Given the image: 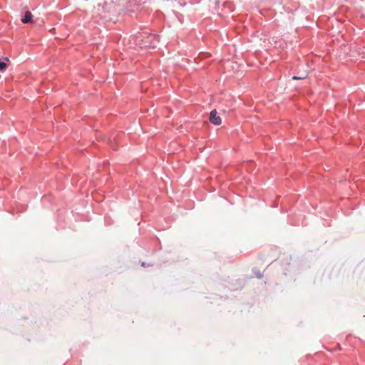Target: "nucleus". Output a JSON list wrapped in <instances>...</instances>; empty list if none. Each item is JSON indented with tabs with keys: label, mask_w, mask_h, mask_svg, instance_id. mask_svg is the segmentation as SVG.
I'll list each match as a JSON object with an SVG mask.
<instances>
[{
	"label": "nucleus",
	"mask_w": 365,
	"mask_h": 365,
	"mask_svg": "<svg viewBox=\"0 0 365 365\" xmlns=\"http://www.w3.org/2000/svg\"><path fill=\"white\" fill-rule=\"evenodd\" d=\"M210 121L215 125H220L222 123V119L220 116L217 115L215 109L212 110L210 113Z\"/></svg>",
	"instance_id": "nucleus-1"
},
{
	"label": "nucleus",
	"mask_w": 365,
	"mask_h": 365,
	"mask_svg": "<svg viewBox=\"0 0 365 365\" xmlns=\"http://www.w3.org/2000/svg\"><path fill=\"white\" fill-rule=\"evenodd\" d=\"M103 9L105 11V12H108L112 15H115L119 11V10L117 9L115 5H113L112 3H106L105 5L103 6Z\"/></svg>",
	"instance_id": "nucleus-2"
},
{
	"label": "nucleus",
	"mask_w": 365,
	"mask_h": 365,
	"mask_svg": "<svg viewBox=\"0 0 365 365\" xmlns=\"http://www.w3.org/2000/svg\"><path fill=\"white\" fill-rule=\"evenodd\" d=\"M33 14L31 12L27 11H26L24 17L21 19V22L23 24H28V23H34L33 21Z\"/></svg>",
	"instance_id": "nucleus-3"
},
{
	"label": "nucleus",
	"mask_w": 365,
	"mask_h": 365,
	"mask_svg": "<svg viewBox=\"0 0 365 365\" xmlns=\"http://www.w3.org/2000/svg\"><path fill=\"white\" fill-rule=\"evenodd\" d=\"M7 67V65L5 62L0 61V71H4Z\"/></svg>",
	"instance_id": "nucleus-4"
},
{
	"label": "nucleus",
	"mask_w": 365,
	"mask_h": 365,
	"mask_svg": "<svg viewBox=\"0 0 365 365\" xmlns=\"http://www.w3.org/2000/svg\"><path fill=\"white\" fill-rule=\"evenodd\" d=\"M341 347L339 344H337L336 347L333 350H329L330 351H341Z\"/></svg>",
	"instance_id": "nucleus-5"
},
{
	"label": "nucleus",
	"mask_w": 365,
	"mask_h": 365,
	"mask_svg": "<svg viewBox=\"0 0 365 365\" xmlns=\"http://www.w3.org/2000/svg\"><path fill=\"white\" fill-rule=\"evenodd\" d=\"M255 274H256V277H257V278H259V279L262 278V274L260 273V272H259V271H258L257 272H256V273H255Z\"/></svg>",
	"instance_id": "nucleus-6"
},
{
	"label": "nucleus",
	"mask_w": 365,
	"mask_h": 365,
	"mask_svg": "<svg viewBox=\"0 0 365 365\" xmlns=\"http://www.w3.org/2000/svg\"><path fill=\"white\" fill-rule=\"evenodd\" d=\"M305 78H306V76H301V77L294 76L292 78L294 80H297V79H304Z\"/></svg>",
	"instance_id": "nucleus-7"
},
{
	"label": "nucleus",
	"mask_w": 365,
	"mask_h": 365,
	"mask_svg": "<svg viewBox=\"0 0 365 365\" xmlns=\"http://www.w3.org/2000/svg\"><path fill=\"white\" fill-rule=\"evenodd\" d=\"M147 38H148V39H154V38H155V36H153V35H148V36H147Z\"/></svg>",
	"instance_id": "nucleus-8"
},
{
	"label": "nucleus",
	"mask_w": 365,
	"mask_h": 365,
	"mask_svg": "<svg viewBox=\"0 0 365 365\" xmlns=\"http://www.w3.org/2000/svg\"><path fill=\"white\" fill-rule=\"evenodd\" d=\"M242 287H243V284H242V283L240 281V282H239V287H238V289H242ZM236 289H237V288Z\"/></svg>",
	"instance_id": "nucleus-9"
},
{
	"label": "nucleus",
	"mask_w": 365,
	"mask_h": 365,
	"mask_svg": "<svg viewBox=\"0 0 365 365\" xmlns=\"http://www.w3.org/2000/svg\"><path fill=\"white\" fill-rule=\"evenodd\" d=\"M4 59H5L6 61H9V58H5Z\"/></svg>",
	"instance_id": "nucleus-10"
}]
</instances>
